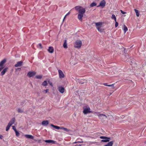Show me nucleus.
Masks as SVG:
<instances>
[{
	"instance_id": "9d476101",
	"label": "nucleus",
	"mask_w": 146,
	"mask_h": 146,
	"mask_svg": "<svg viewBox=\"0 0 146 146\" xmlns=\"http://www.w3.org/2000/svg\"><path fill=\"white\" fill-rule=\"evenodd\" d=\"M36 74V73L33 72H29L27 74V76L29 77H31L34 76Z\"/></svg>"
},
{
	"instance_id": "5701e85b",
	"label": "nucleus",
	"mask_w": 146,
	"mask_h": 146,
	"mask_svg": "<svg viewBox=\"0 0 146 146\" xmlns=\"http://www.w3.org/2000/svg\"><path fill=\"white\" fill-rule=\"evenodd\" d=\"M123 31H124V33H125L128 30V29L127 27L125 25H123Z\"/></svg>"
},
{
	"instance_id": "473e14b6",
	"label": "nucleus",
	"mask_w": 146,
	"mask_h": 146,
	"mask_svg": "<svg viewBox=\"0 0 146 146\" xmlns=\"http://www.w3.org/2000/svg\"><path fill=\"white\" fill-rule=\"evenodd\" d=\"M118 23L116 21H115V27H117L118 26Z\"/></svg>"
},
{
	"instance_id": "a18cd8bd",
	"label": "nucleus",
	"mask_w": 146,
	"mask_h": 146,
	"mask_svg": "<svg viewBox=\"0 0 146 146\" xmlns=\"http://www.w3.org/2000/svg\"><path fill=\"white\" fill-rule=\"evenodd\" d=\"M21 68H17V70H21Z\"/></svg>"
},
{
	"instance_id": "7ed1b4c3",
	"label": "nucleus",
	"mask_w": 146,
	"mask_h": 146,
	"mask_svg": "<svg viewBox=\"0 0 146 146\" xmlns=\"http://www.w3.org/2000/svg\"><path fill=\"white\" fill-rule=\"evenodd\" d=\"M82 45V42L80 40H78L76 41L74 44V47L77 48H80Z\"/></svg>"
},
{
	"instance_id": "dca6fc26",
	"label": "nucleus",
	"mask_w": 146,
	"mask_h": 146,
	"mask_svg": "<svg viewBox=\"0 0 146 146\" xmlns=\"http://www.w3.org/2000/svg\"><path fill=\"white\" fill-rule=\"evenodd\" d=\"M48 50L50 53H52L54 51L53 48L52 47L50 46L49 47Z\"/></svg>"
},
{
	"instance_id": "7c9ffc66",
	"label": "nucleus",
	"mask_w": 146,
	"mask_h": 146,
	"mask_svg": "<svg viewBox=\"0 0 146 146\" xmlns=\"http://www.w3.org/2000/svg\"><path fill=\"white\" fill-rule=\"evenodd\" d=\"M10 127L11 126L8 124L6 127V131H8Z\"/></svg>"
},
{
	"instance_id": "20e7f679",
	"label": "nucleus",
	"mask_w": 146,
	"mask_h": 146,
	"mask_svg": "<svg viewBox=\"0 0 146 146\" xmlns=\"http://www.w3.org/2000/svg\"><path fill=\"white\" fill-rule=\"evenodd\" d=\"M97 113V115L98 117L101 120H103L107 118V117L105 115L101 114L99 113Z\"/></svg>"
},
{
	"instance_id": "c03bdc74",
	"label": "nucleus",
	"mask_w": 146,
	"mask_h": 146,
	"mask_svg": "<svg viewBox=\"0 0 146 146\" xmlns=\"http://www.w3.org/2000/svg\"><path fill=\"white\" fill-rule=\"evenodd\" d=\"M66 15H65V17H64V19H63V20H64V19H65V17H66Z\"/></svg>"
},
{
	"instance_id": "37998d69",
	"label": "nucleus",
	"mask_w": 146,
	"mask_h": 146,
	"mask_svg": "<svg viewBox=\"0 0 146 146\" xmlns=\"http://www.w3.org/2000/svg\"><path fill=\"white\" fill-rule=\"evenodd\" d=\"M70 13V12H68L66 15L67 16V15H69V14Z\"/></svg>"
},
{
	"instance_id": "f3484780",
	"label": "nucleus",
	"mask_w": 146,
	"mask_h": 146,
	"mask_svg": "<svg viewBox=\"0 0 146 146\" xmlns=\"http://www.w3.org/2000/svg\"><path fill=\"white\" fill-rule=\"evenodd\" d=\"M49 122L48 120L43 121L42 122V125L44 126H46L48 124Z\"/></svg>"
},
{
	"instance_id": "6e6552de",
	"label": "nucleus",
	"mask_w": 146,
	"mask_h": 146,
	"mask_svg": "<svg viewBox=\"0 0 146 146\" xmlns=\"http://www.w3.org/2000/svg\"><path fill=\"white\" fill-rule=\"evenodd\" d=\"M58 89L59 91L61 93L63 94L64 92V89L63 87L59 86L58 87Z\"/></svg>"
},
{
	"instance_id": "72a5a7b5",
	"label": "nucleus",
	"mask_w": 146,
	"mask_h": 146,
	"mask_svg": "<svg viewBox=\"0 0 146 146\" xmlns=\"http://www.w3.org/2000/svg\"><path fill=\"white\" fill-rule=\"evenodd\" d=\"M48 91V89H46L45 90H44L43 92H44V93L46 94L47 93Z\"/></svg>"
},
{
	"instance_id": "aec40b11",
	"label": "nucleus",
	"mask_w": 146,
	"mask_h": 146,
	"mask_svg": "<svg viewBox=\"0 0 146 146\" xmlns=\"http://www.w3.org/2000/svg\"><path fill=\"white\" fill-rule=\"evenodd\" d=\"M61 129H63V130L67 132H68L70 131V129H68L67 128L64 127H61Z\"/></svg>"
},
{
	"instance_id": "b1692460",
	"label": "nucleus",
	"mask_w": 146,
	"mask_h": 146,
	"mask_svg": "<svg viewBox=\"0 0 146 146\" xmlns=\"http://www.w3.org/2000/svg\"><path fill=\"white\" fill-rule=\"evenodd\" d=\"M134 11L136 13L137 16V17H139V11L138 10L136 9H135Z\"/></svg>"
},
{
	"instance_id": "c85d7f7f",
	"label": "nucleus",
	"mask_w": 146,
	"mask_h": 146,
	"mask_svg": "<svg viewBox=\"0 0 146 146\" xmlns=\"http://www.w3.org/2000/svg\"><path fill=\"white\" fill-rule=\"evenodd\" d=\"M17 111L19 113H21L23 112V110L20 108H18L17 110Z\"/></svg>"
},
{
	"instance_id": "a211bd4d",
	"label": "nucleus",
	"mask_w": 146,
	"mask_h": 146,
	"mask_svg": "<svg viewBox=\"0 0 146 146\" xmlns=\"http://www.w3.org/2000/svg\"><path fill=\"white\" fill-rule=\"evenodd\" d=\"M25 136L27 138L30 139H33L34 138L33 136L31 135H25Z\"/></svg>"
},
{
	"instance_id": "49530a36",
	"label": "nucleus",
	"mask_w": 146,
	"mask_h": 146,
	"mask_svg": "<svg viewBox=\"0 0 146 146\" xmlns=\"http://www.w3.org/2000/svg\"><path fill=\"white\" fill-rule=\"evenodd\" d=\"M77 142H74V143H77Z\"/></svg>"
},
{
	"instance_id": "1a4fd4ad",
	"label": "nucleus",
	"mask_w": 146,
	"mask_h": 146,
	"mask_svg": "<svg viewBox=\"0 0 146 146\" xmlns=\"http://www.w3.org/2000/svg\"><path fill=\"white\" fill-rule=\"evenodd\" d=\"M96 27L97 29H98L99 27H102L103 24L102 22H99L95 23Z\"/></svg>"
},
{
	"instance_id": "58836bf2",
	"label": "nucleus",
	"mask_w": 146,
	"mask_h": 146,
	"mask_svg": "<svg viewBox=\"0 0 146 146\" xmlns=\"http://www.w3.org/2000/svg\"><path fill=\"white\" fill-rule=\"evenodd\" d=\"M121 13H122L123 14H125L126 13L125 12L123 11L122 10H121Z\"/></svg>"
},
{
	"instance_id": "4468645a",
	"label": "nucleus",
	"mask_w": 146,
	"mask_h": 146,
	"mask_svg": "<svg viewBox=\"0 0 146 146\" xmlns=\"http://www.w3.org/2000/svg\"><path fill=\"white\" fill-rule=\"evenodd\" d=\"M6 61V60L5 59H4L3 60H2L0 62V67H4L3 66V64Z\"/></svg>"
},
{
	"instance_id": "2eb2a0df",
	"label": "nucleus",
	"mask_w": 146,
	"mask_h": 146,
	"mask_svg": "<svg viewBox=\"0 0 146 146\" xmlns=\"http://www.w3.org/2000/svg\"><path fill=\"white\" fill-rule=\"evenodd\" d=\"M44 141L46 143H54L55 142V141L51 140H44Z\"/></svg>"
},
{
	"instance_id": "f257e3e1",
	"label": "nucleus",
	"mask_w": 146,
	"mask_h": 146,
	"mask_svg": "<svg viewBox=\"0 0 146 146\" xmlns=\"http://www.w3.org/2000/svg\"><path fill=\"white\" fill-rule=\"evenodd\" d=\"M75 9L78 11V19L80 21L82 20L83 14L86 12L85 8L81 6H77L75 7Z\"/></svg>"
},
{
	"instance_id": "4c0bfd02",
	"label": "nucleus",
	"mask_w": 146,
	"mask_h": 146,
	"mask_svg": "<svg viewBox=\"0 0 146 146\" xmlns=\"http://www.w3.org/2000/svg\"><path fill=\"white\" fill-rule=\"evenodd\" d=\"M48 82L50 86H53V84L52 82L49 81H48Z\"/></svg>"
},
{
	"instance_id": "ddd939ff",
	"label": "nucleus",
	"mask_w": 146,
	"mask_h": 146,
	"mask_svg": "<svg viewBox=\"0 0 146 146\" xmlns=\"http://www.w3.org/2000/svg\"><path fill=\"white\" fill-rule=\"evenodd\" d=\"M15 119L14 118H13L8 123V125L11 126L15 122Z\"/></svg>"
},
{
	"instance_id": "e433bc0d",
	"label": "nucleus",
	"mask_w": 146,
	"mask_h": 146,
	"mask_svg": "<svg viewBox=\"0 0 146 146\" xmlns=\"http://www.w3.org/2000/svg\"><path fill=\"white\" fill-rule=\"evenodd\" d=\"M108 86L113 87H114V84L108 85Z\"/></svg>"
},
{
	"instance_id": "bb28decb",
	"label": "nucleus",
	"mask_w": 146,
	"mask_h": 146,
	"mask_svg": "<svg viewBox=\"0 0 146 146\" xmlns=\"http://www.w3.org/2000/svg\"><path fill=\"white\" fill-rule=\"evenodd\" d=\"M98 31L102 32L103 31V29L102 28V27H99L98 29H97Z\"/></svg>"
},
{
	"instance_id": "f03ea898",
	"label": "nucleus",
	"mask_w": 146,
	"mask_h": 146,
	"mask_svg": "<svg viewBox=\"0 0 146 146\" xmlns=\"http://www.w3.org/2000/svg\"><path fill=\"white\" fill-rule=\"evenodd\" d=\"M83 113L84 114H86L91 112L90 109L87 105L84 106L83 107Z\"/></svg>"
},
{
	"instance_id": "ea45409f",
	"label": "nucleus",
	"mask_w": 146,
	"mask_h": 146,
	"mask_svg": "<svg viewBox=\"0 0 146 146\" xmlns=\"http://www.w3.org/2000/svg\"><path fill=\"white\" fill-rule=\"evenodd\" d=\"M4 67H0V71Z\"/></svg>"
},
{
	"instance_id": "39448f33",
	"label": "nucleus",
	"mask_w": 146,
	"mask_h": 146,
	"mask_svg": "<svg viewBox=\"0 0 146 146\" xmlns=\"http://www.w3.org/2000/svg\"><path fill=\"white\" fill-rule=\"evenodd\" d=\"M100 138V139H103L101 140V141L102 142H109L110 139V137H107L104 136H101Z\"/></svg>"
},
{
	"instance_id": "412c9836",
	"label": "nucleus",
	"mask_w": 146,
	"mask_h": 146,
	"mask_svg": "<svg viewBox=\"0 0 146 146\" xmlns=\"http://www.w3.org/2000/svg\"><path fill=\"white\" fill-rule=\"evenodd\" d=\"M66 40H65L64 43L63 44V46L64 48H67L68 47L67 44L66 43Z\"/></svg>"
},
{
	"instance_id": "a19ab883",
	"label": "nucleus",
	"mask_w": 146,
	"mask_h": 146,
	"mask_svg": "<svg viewBox=\"0 0 146 146\" xmlns=\"http://www.w3.org/2000/svg\"><path fill=\"white\" fill-rule=\"evenodd\" d=\"M104 86H108V85H107V84L106 83H105L104 84Z\"/></svg>"
},
{
	"instance_id": "f8f14e48",
	"label": "nucleus",
	"mask_w": 146,
	"mask_h": 146,
	"mask_svg": "<svg viewBox=\"0 0 146 146\" xmlns=\"http://www.w3.org/2000/svg\"><path fill=\"white\" fill-rule=\"evenodd\" d=\"M8 69V68H6L4 69L1 73V75H3L5 74V73L7 72Z\"/></svg>"
},
{
	"instance_id": "c9c22d12",
	"label": "nucleus",
	"mask_w": 146,
	"mask_h": 146,
	"mask_svg": "<svg viewBox=\"0 0 146 146\" xmlns=\"http://www.w3.org/2000/svg\"><path fill=\"white\" fill-rule=\"evenodd\" d=\"M13 129L15 131L17 130L15 127V126H13Z\"/></svg>"
},
{
	"instance_id": "79ce46f5",
	"label": "nucleus",
	"mask_w": 146,
	"mask_h": 146,
	"mask_svg": "<svg viewBox=\"0 0 146 146\" xmlns=\"http://www.w3.org/2000/svg\"><path fill=\"white\" fill-rule=\"evenodd\" d=\"M3 138V136L1 135H0V138L1 139H2Z\"/></svg>"
},
{
	"instance_id": "a878e982",
	"label": "nucleus",
	"mask_w": 146,
	"mask_h": 146,
	"mask_svg": "<svg viewBox=\"0 0 146 146\" xmlns=\"http://www.w3.org/2000/svg\"><path fill=\"white\" fill-rule=\"evenodd\" d=\"M96 4L95 3L93 2L90 5V6L91 7H93L96 6Z\"/></svg>"
},
{
	"instance_id": "2f4dec72",
	"label": "nucleus",
	"mask_w": 146,
	"mask_h": 146,
	"mask_svg": "<svg viewBox=\"0 0 146 146\" xmlns=\"http://www.w3.org/2000/svg\"><path fill=\"white\" fill-rule=\"evenodd\" d=\"M36 78L38 79H40L42 78V76L40 75H38L36 76Z\"/></svg>"
},
{
	"instance_id": "c756f323",
	"label": "nucleus",
	"mask_w": 146,
	"mask_h": 146,
	"mask_svg": "<svg viewBox=\"0 0 146 146\" xmlns=\"http://www.w3.org/2000/svg\"><path fill=\"white\" fill-rule=\"evenodd\" d=\"M15 132L16 133V135L18 137L19 135L20 134L18 131L17 130L15 131Z\"/></svg>"
},
{
	"instance_id": "4be33fe9",
	"label": "nucleus",
	"mask_w": 146,
	"mask_h": 146,
	"mask_svg": "<svg viewBox=\"0 0 146 146\" xmlns=\"http://www.w3.org/2000/svg\"><path fill=\"white\" fill-rule=\"evenodd\" d=\"M51 125L53 127L57 129H61V127H60L58 126L54 125L52 124Z\"/></svg>"
},
{
	"instance_id": "0eeeda50",
	"label": "nucleus",
	"mask_w": 146,
	"mask_h": 146,
	"mask_svg": "<svg viewBox=\"0 0 146 146\" xmlns=\"http://www.w3.org/2000/svg\"><path fill=\"white\" fill-rule=\"evenodd\" d=\"M106 2L105 0H103L102 1L99 5L98 6V7H101L102 8H103L105 6Z\"/></svg>"
},
{
	"instance_id": "6ab92c4d",
	"label": "nucleus",
	"mask_w": 146,
	"mask_h": 146,
	"mask_svg": "<svg viewBox=\"0 0 146 146\" xmlns=\"http://www.w3.org/2000/svg\"><path fill=\"white\" fill-rule=\"evenodd\" d=\"M113 143V141L109 142L107 144H105V146H112Z\"/></svg>"
},
{
	"instance_id": "9b49d317",
	"label": "nucleus",
	"mask_w": 146,
	"mask_h": 146,
	"mask_svg": "<svg viewBox=\"0 0 146 146\" xmlns=\"http://www.w3.org/2000/svg\"><path fill=\"white\" fill-rule=\"evenodd\" d=\"M23 62L21 61H19L15 65V67L21 66L23 65Z\"/></svg>"
},
{
	"instance_id": "cd10ccee",
	"label": "nucleus",
	"mask_w": 146,
	"mask_h": 146,
	"mask_svg": "<svg viewBox=\"0 0 146 146\" xmlns=\"http://www.w3.org/2000/svg\"><path fill=\"white\" fill-rule=\"evenodd\" d=\"M111 18L112 19H113L115 21H116V18L115 15H112Z\"/></svg>"
},
{
	"instance_id": "f704fd0d",
	"label": "nucleus",
	"mask_w": 146,
	"mask_h": 146,
	"mask_svg": "<svg viewBox=\"0 0 146 146\" xmlns=\"http://www.w3.org/2000/svg\"><path fill=\"white\" fill-rule=\"evenodd\" d=\"M38 47L39 48H42V45L40 43L38 44Z\"/></svg>"
},
{
	"instance_id": "423d86ee",
	"label": "nucleus",
	"mask_w": 146,
	"mask_h": 146,
	"mask_svg": "<svg viewBox=\"0 0 146 146\" xmlns=\"http://www.w3.org/2000/svg\"><path fill=\"white\" fill-rule=\"evenodd\" d=\"M58 72L59 77L60 78H64V75L61 70H58Z\"/></svg>"
},
{
	"instance_id": "393cba45",
	"label": "nucleus",
	"mask_w": 146,
	"mask_h": 146,
	"mask_svg": "<svg viewBox=\"0 0 146 146\" xmlns=\"http://www.w3.org/2000/svg\"><path fill=\"white\" fill-rule=\"evenodd\" d=\"M42 85L44 86H46L47 85V81H44L43 82Z\"/></svg>"
}]
</instances>
